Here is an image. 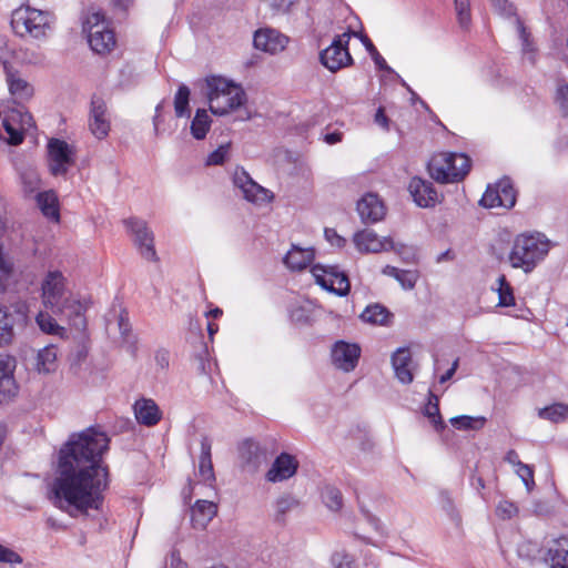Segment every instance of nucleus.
<instances>
[{"mask_svg": "<svg viewBox=\"0 0 568 568\" xmlns=\"http://www.w3.org/2000/svg\"><path fill=\"white\" fill-rule=\"evenodd\" d=\"M110 439L99 427L72 434L59 452V475L54 479L53 504L71 517L99 510L110 474L103 464Z\"/></svg>", "mask_w": 568, "mask_h": 568, "instance_id": "obj_1", "label": "nucleus"}, {"mask_svg": "<svg viewBox=\"0 0 568 568\" xmlns=\"http://www.w3.org/2000/svg\"><path fill=\"white\" fill-rule=\"evenodd\" d=\"M55 16L49 10H39L22 4L11 13V28L13 33L22 40L44 42L53 32Z\"/></svg>", "mask_w": 568, "mask_h": 568, "instance_id": "obj_2", "label": "nucleus"}, {"mask_svg": "<svg viewBox=\"0 0 568 568\" xmlns=\"http://www.w3.org/2000/svg\"><path fill=\"white\" fill-rule=\"evenodd\" d=\"M42 303L53 314H64L68 317L80 316L84 306L71 297L65 288V277L59 271H50L41 284Z\"/></svg>", "mask_w": 568, "mask_h": 568, "instance_id": "obj_3", "label": "nucleus"}, {"mask_svg": "<svg viewBox=\"0 0 568 568\" xmlns=\"http://www.w3.org/2000/svg\"><path fill=\"white\" fill-rule=\"evenodd\" d=\"M205 87L210 111L213 114H227L230 111L242 106L246 101L244 90L222 77H207Z\"/></svg>", "mask_w": 568, "mask_h": 568, "instance_id": "obj_4", "label": "nucleus"}, {"mask_svg": "<svg viewBox=\"0 0 568 568\" xmlns=\"http://www.w3.org/2000/svg\"><path fill=\"white\" fill-rule=\"evenodd\" d=\"M549 251V241L541 234H520L516 236L508 260L514 268L530 273L545 258Z\"/></svg>", "mask_w": 568, "mask_h": 568, "instance_id": "obj_5", "label": "nucleus"}, {"mask_svg": "<svg viewBox=\"0 0 568 568\" xmlns=\"http://www.w3.org/2000/svg\"><path fill=\"white\" fill-rule=\"evenodd\" d=\"M471 165V160L464 153H439L428 162V172L436 182L447 184L465 179Z\"/></svg>", "mask_w": 568, "mask_h": 568, "instance_id": "obj_6", "label": "nucleus"}, {"mask_svg": "<svg viewBox=\"0 0 568 568\" xmlns=\"http://www.w3.org/2000/svg\"><path fill=\"white\" fill-rule=\"evenodd\" d=\"M87 33L88 42L92 51L99 55L109 54L116 44L114 31L105 20L101 11L91 12L87 16L82 26Z\"/></svg>", "mask_w": 568, "mask_h": 568, "instance_id": "obj_7", "label": "nucleus"}, {"mask_svg": "<svg viewBox=\"0 0 568 568\" xmlns=\"http://www.w3.org/2000/svg\"><path fill=\"white\" fill-rule=\"evenodd\" d=\"M355 32H344L334 38L329 47L320 52L321 63L331 72H336L353 64V58L348 51V42Z\"/></svg>", "mask_w": 568, "mask_h": 568, "instance_id": "obj_8", "label": "nucleus"}, {"mask_svg": "<svg viewBox=\"0 0 568 568\" xmlns=\"http://www.w3.org/2000/svg\"><path fill=\"white\" fill-rule=\"evenodd\" d=\"M315 283L322 288L336 294L346 296L351 290V283L345 272H342L337 265L315 264L311 270Z\"/></svg>", "mask_w": 568, "mask_h": 568, "instance_id": "obj_9", "label": "nucleus"}, {"mask_svg": "<svg viewBox=\"0 0 568 568\" xmlns=\"http://www.w3.org/2000/svg\"><path fill=\"white\" fill-rule=\"evenodd\" d=\"M125 229L133 236L135 246L141 256L146 261L158 262L159 257L154 247V234L144 220L132 216L123 221Z\"/></svg>", "mask_w": 568, "mask_h": 568, "instance_id": "obj_10", "label": "nucleus"}, {"mask_svg": "<svg viewBox=\"0 0 568 568\" xmlns=\"http://www.w3.org/2000/svg\"><path fill=\"white\" fill-rule=\"evenodd\" d=\"M49 170L52 175H65L75 163V150L65 141L51 139L48 143Z\"/></svg>", "mask_w": 568, "mask_h": 568, "instance_id": "obj_11", "label": "nucleus"}, {"mask_svg": "<svg viewBox=\"0 0 568 568\" xmlns=\"http://www.w3.org/2000/svg\"><path fill=\"white\" fill-rule=\"evenodd\" d=\"M88 126L98 140H103L109 135L111 121L106 103L101 97L93 95L91 99Z\"/></svg>", "mask_w": 568, "mask_h": 568, "instance_id": "obj_12", "label": "nucleus"}, {"mask_svg": "<svg viewBox=\"0 0 568 568\" xmlns=\"http://www.w3.org/2000/svg\"><path fill=\"white\" fill-rule=\"evenodd\" d=\"M233 183L248 202L262 203L272 199L271 192L257 184L243 168H236Z\"/></svg>", "mask_w": 568, "mask_h": 568, "instance_id": "obj_13", "label": "nucleus"}, {"mask_svg": "<svg viewBox=\"0 0 568 568\" xmlns=\"http://www.w3.org/2000/svg\"><path fill=\"white\" fill-rule=\"evenodd\" d=\"M239 457L245 470L255 473L268 460V453L258 442L246 438L239 445Z\"/></svg>", "mask_w": 568, "mask_h": 568, "instance_id": "obj_14", "label": "nucleus"}, {"mask_svg": "<svg viewBox=\"0 0 568 568\" xmlns=\"http://www.w3.org/2000/svg\"><path fill=\"white\" fill-rule=\"evenodd\" d=\"M361 352L356 343L337 341L332 347V362L336 368L346 373L352 372L357 366Z\"/></svg>", "mask_w": 568, "mask_h": 568, "instance_id": "obj_15", "label": "nucleus"}, {"mask_svg": "<svg viewBox=\"0 0 568 568\" xmlns=\"http://www.w3.org/2000/svg\"><path fill=\"white\" fill-rule=\"evenodd\" d=\"M14 369V357L0 353V404L8 403L18 393V386L13 376Z\"/></svg>", "mask_w": 568, "mask_h": 568, "instance_id": "obj_16", "label": "nucleus"}, {"mask_svg": "<svg viewBox=\"0 0 568 568\" xmlns=\"http://www.w3.org/2000/svg\"><path fill=\"white\" fill-rule=\"evenodd\" d=\"M288 41V37L271 28L255 31L253 38V44L257 50L271 54L282 52L286 48Z\"/></svg>", "mask_w": 568, "mask_h": 568, "instance_id": "obj_17", "label": "nucleus"}, {"mask_svg": "<svg viewBox=\"0 0 568 568\" xmlns=\"http://www.w3.org/2000/svg\"><path fill=\"white\" fill-rule=\"evenodd\" d=\"M357 212L364 224L382 221L386 214L384 202L375 193H366L357 201Z\"/></svg>", "mask_w": 568, "mask_h": 568, "instance_id": "obj_18", "label": "nucleus"}, {"mask_svg": "<svg viewBox=\"0 0 568 568\" xmlns=\"http://www.w3.org/2000/svg\"><path fill=\"white\" fill-rule=\"evenodd\" d=\"M298 466L300 463L295 456L288 453H281L265 474V478L270 483L287 480L296 474Z\"/></svg>", "mask_w": 568, "mask_h": 568, "instance_id": "obj_19", "label": "nucleus"}, {"mask_svg": "<svg viewBox=\"0 0 568 568\" xmlns=\"http://www.w3.org/2000/svg\"><path fill=\"white\" fill-rule=\"evenodd\" d=\"M408 191L419 207H433L439 201L433 183L418 176L410 180Z\"/></svg>", "mask_w": 568, "mask_h": 568, "instance_id": "obj_20", "label": "nucleus"}, {"mask_svg": "<svg viewBox=\"0 0 568 568\" xmlns=\"http://www.w3.org/2000/svg\"><path fill=\"white\" fill-rule=\"evenodd\" d=\"M3 71L10 94L19 101L30 100L34 93L33 87L21 78L20 72L13 69L8 61H3Z\"/></svg>", "mask_w": 568, "mask_h": 568, "instance_id": "obj_21", "label": "nucleus"}, {"mask_svg": "<svg viewBox=\"0 0 568 568\" xmlns=\"http://www.w3.org/2000/svg\"><path fill=\"white\" fill-rule=\"evenodd\" d=\"M353 242L361 253H379L392 245V237L379 239L373 230L364 229L354 234Z\"/></svg>", "mask_w": 568, "mask_h": 568, "instance_id": "obj_22", "label": "nucleus"}, {"mask_svg": "<svg viewBox=\"0 0 568 568\" xmlns=\"http://www.w3.org/2000/svg\"><path fill=\"white\" fill-rule=\"evenodd\" d=\"M544 560L549 568H568V536L550 540Z\"/></svg>", "mask_w": 568, "mask_h": 568, "instance_id": "obj_23", "label": "nucleus"}, {"mask_svg": "<svg viewBox=\"0 0 568 568\" xmlns=\"http://www.w3.org/2000/svg\"><path fill=\"white\" fill-rule=\"evenodd\" d=\"M392 365L395 372V376L400 383L410 384L413 382V358L409 348H398L392 355Z\"/></svg>", "mask_w": 568, "mask_h": 568, "instance_id": "obj_24", "label": "nucleus"}, {"mask_svg": "<svg viewBox=\"0 0 568 568\" xmlns=\"http://www.w3.org/2000/svg\"><path fill=\"white\" fill-rule=\"evenodd\" d=\"M133 409L138 423L148 427L155 426L162 418L159 406L150 398L138 399Z\"/></svg>", "mask_w": 568, "mask_h": 568, "instance_id": "obj_25", "label": "nucleus"}, {"mask_svg": "<svg viewBox=\"0 0 568 568\" xmlns=\"http://www.w3.org/2000/svg\"><path fill=\"white\" fill-rule=\"evenodd\" d=\"M211 449L212 445L209 437H202L201 454L199 458V476L201 480L207 485H212V483L215 481Z\"/></svg>", "mask_w": 568, "mask_h": 568, "instance_id": "obj_26", "label": "nucleus"}, {"mask_svg": "<svg viewBox=\"0 0 568 568\" xmlns=\"http://www.w3.org/2000/svg\"><path fill=\"white\" fill-rule=\"evenodd\" d=\"M216 514V504L200 499L192 507V524L195 528L205 529Z\"/></svg>", "mask_w": 568, "mask_h": 568, "instance_id": "obj_27", "label": "nucleus"}, {"mask_svg": "<svg viewBox=\"0 0 568 568\" xmlns=\"http://www.w3.org/2000/svg\"><path fill=\"white\" fill-rule=\"evenodd\" d=\"M58 368V348L50 344L39 349L36 356L34 369L39 374H50Z\"/></svg>", "mask_w": 568, "mask_h": 568, "instance_id": "obj_28", "label": "nucleus"}, {"mask_svg": "<svg viewBox=\"0 0 568 568\" xmlns=\"http://www.w3.org/2000/svg\"><path fill=\"white\" fill-rule=\"evenodd\" d=\"M361 318L373 325L388 326L392 324L394 315L386 306L375 303L366 306Z\"/></svg>", "mask_w": 568, "mask_h": 568, "instance_id": "obj_29", "label": "nucleus"}, {"mask_svg": "<svg viewBox=\"0 0 568 568\" xmlns=\"http://www.w3.org/2000/svg\"><path fill=\"white\" fill-rule=\"evenodd\" d=\"M382 273L394 277L406 291L413 290L419 278V273L416 270H399L392 265H386Z\"/></svg>", "mask_w": 568, "mask_h": 568, "instance_id": "obj_30", "label": "nucleus"}, {"mask_svg": "<svg viewBox=\"0 0 568 568\" xmlns=\"http://www.w3.org/2000/svg\"><path fill=\"white\" fill-rule=\"evenodd\" d=\"M314 258L310 250L293 247L284 257L285 265L292 271H302L306 268Z\"/></svg>", "mask_w": 568, "mask_h": 568, "instance_id": "obj_31", "label": "nucleus"}, {"mask_svg": "<svg viewBox=\"0 0 568 568\" xmlns=\"http://www.w3.org/2000/svg\"><path fill=\"white\" fill-rule=\"evenodd\" d=\"M36 199L37 204L44 216L59 221V202L58 196L53 191L39 192Z\"/></svg>", "mask_w": 568, "mask_h": 568, "instance_id": "obj_32", "label": "nucleus"}, {"mask_svg": "<svg viewBox=\"0 0 568 568\" xmlns=\"http://www.w3.org/2000/svg\"><path fill=\"white\" fill-rule=\"evenodd\" d=\"M423 413L430 420L436 432L440 433L446 428L439 412V398L433 392L428 394V402Z\"/></svg>", "mask_w": 568, "mask_h": 568, "instance_id": "obj_33", "label": "nucleus"}, {"mask_svg": "<svg viewBox=\"0 0 568 568\" xmlns=\"http://www.w3.org/2000/svg\"><path fill=\"white\" fill-rule=\"evenodd\" d=\"M211 126V119L204 109H197L191 122V133L196 140H203Z\"/></svg>", "mask_w": 568, "mask_h": 568, "instance_id": "obj_34", "label": "nucleus"}, {"mask_svg": "<svg viewBox=\"0 0 568 568\" xmlns=\"http://www.w3.org/2000/svg\"><path fill=\"white\" fill-rule=\"evenodd\" d=\"M190 95L191 91L189 87L181 84L174 95V111L178 118L190 116Z\"/></svg>", "mask_w": 568, "mask_h": 568, "instance_id": "obj_35", "label": "nucleus"}, {"mask_svg": "<svg viewBox=\"0 0 568 568\" xmlns=\"http://www.w3.org/2000/svg\"><path fill=\"white\" fill-rule=\"evenodd\" d=\"M503 207L511 209L516 203V191L509 179H503L494 186Z\"/></svg>", "mask_w": 568, "mask_h": 568, "instance_id": "obj_36", "label": "nucleus"}, {"mask_svg": "<svg viewBox=\"0 0 568 568\" xmlns=\"http://www.w3.org/2000/svg\"><path fill=\"white\" fill-rule=\"evenodd\" d=\"M298 506V500L290 494L278 497L275 501V520L284 523L287 513Z\"/></svg>", "mask_w": 568, "mask_h": 568, "instance_id": "obj_37", "label": "nucleus"}, {"mask_svg": "<svg viewBox=\"0 0 568 568\" xmlns=\"http://www.w3.org/2000/svg\"><path fill=\"white\" fill-rule=\"evenodd\" d=\"M449 422L457 429L478 430L484 427L486 418L462 415L450 418Z\"/></svg>", "mask_w": 568, "mask_h": 568, "instance_id": "obj_38", "label": "nucleus"}, {"mask_svg": "<svg viewBox=\"0 0 568 568\" xmlns=\"http://www.w3.org/2000/svg\"><path fill=\"white\" fill-rule=\"evenodd\" d=\"M498 305L503 307H509L515 305V296L511 285L507 282L505 275L498 277Z\"/></svg>", "mask_w": 568, "mask_h": 568, "instance_id": "obj_39", "label": "nucleus"}, {"mask_svg": "<svg viewBox=\"0 0 568 568\" xmlns=\"http://www.w3.org/2000/svg\"><path fill=\"white\" fill-rule=\"evenodd\" d=\"M322 498L331 510L337 511L343 506V495L341 490L334 486H325L322 491Z\"/></svg>", "mask_w": 568, "mask_h": 568, "instance_id": "obj_40", "label": "nucleus"}, {"mask_svg": "<svg viewBox=\"0 0 568 568\" xmlns=\"http://www.w3.org/2000/svg\"><path fill=\"white\" fill-rule=\"evenodd\" d=\"M539 416L549 419L551 422L558 423L566 417H568V405L565 404H552L548 407H545L539 412Z\"/></svg>", "mask_w": 568, "mask_h": 568, "instance_id": "obj_41", "label": "nucleus"}, {"mask_svg": "<svg viewBox=\"0 0 568 568\" xmlns=\"http://www.w3.org/2000/svg\"><path fill=\"white\" fill-rule=\"evenodd\" d=\"M36 321L43 333L59 335L64 331V328L61 327L48 313L40 312Z\"/></svg>", "mask_w": 568, "mask_h": 568, "instance_id": "obj_42", "label": "nucleus"}, {"mask_svg": "<svg viewBox=\"0 0 568 568\" xmlns=\"http://www.w3.org/2000/svg\"><path fill=\"white\" fill-rule=\"evenodd\" d=\"M361 39L366 50L368 51L371 58L373 59L376 68L388 73H395V71L386 63L385 59L381 55V53L377 51L376 47L368 39V37L363 36Z\"/></svg>", "mask_w": 568, "mask_h": 568, "instance_id": "obj_43", "label": "nucleus"}, {"mask_svg": "<svg viewBox=\"0 0 568 568\" xmlns=\"http://www.w3.org/2000/svg\"><path fill=\"white\" fill-rule=\"evenodd\" d=\"M17 121H13L11 118V114L8 116H4L2 121L3 129L8 133L9 138L7 142L11 145H19L24 140V133L21 131L20 128H16L13 123Z\"/></svg>", "mask_w": 568, "mask_h": 568, "instance_id": "obj_44", "label": "nucleus"}, {"mask_svg": "<svg viewBox=\"0 0 568 568\" xmlns=\"http://www.w3.org/2000/svg\"><path fill=\"white\" fill-rule=\"evenodd\" d=\"M13 336L12 325L6 307L0 305V346L7 345L11 342Z\"/></svg>", "mask_w": 568, "mask_h": 568, "instance_id": "obj_45", "label": "nucleus"}, {"mask_svg": "<svg viewBox=\"0 0 568 568\" xmlns=\"http://www.w3.org/2000/svg\"><path fill=\"white\" fill-rule=\"evenodd\" d=\"M455 10L458 22L462 28H467L470 23V1L469 0H454Z\"/></svg>", "mask_w": 568, "mask_h": 568, "instance_id": "obj_46", "label": "nucleus"}, {"mask_svg": "<svg viewBox=\"0 0 568 568\" xmlns=\"http://www.w3.org/2000/svg\"><path fill=\"white\" fill-rule=\"evenodd\" d=\"M231 144H222L211 152L206 159V165H222L229 158Z\"/></svg>", "mask_w": 568, "mask_h": 568, "instance_id": "obj_47", "label": "nucleus"}, {"mask_svg": "<svg viewBox=\"0 0 568 568\" xmlns=\"http://www.w3.org/2000/svg\"><path fill=\"white\" fill-rule=\"evenodd\" d=\"M556 102L558 103L562 115H568V83L564 81L558 82Z\"/></svg>", "mask_w": 568, "mask_h": 568, "instance_id": "obj_48", "label": "nucleus"}, {"mask_svg": "<svg viewBox=\"0 0 568 568\" xmlns=\"http://www.w3.org/2000/svg\"><path fill=\"white\" fill-rule=\"evenodd\" d=\"M498 193L496 192L494 186H488L486 192L483 194L479 203L484 207L494 209V207H503L501 202L498 197Z\"/></svg>", "mask_w": 568, "mask_h": 568, "instance_id": "obj_49", "label": "nucleus"}, {"mask_svg": "<svg viewBox=\"0 0 568 568\" xmlns=\"http://www.w3.org/2000/svg\"><path fill=\"white\" fill-rule=\"evenodd\" d=\"M442 508L446 514L457 524L460 521V516L455 507V504L447 491L440 493Z\"/></svg>", "mask_w": 568, "mask_h": 568, "instance_id": "obj_50", "label": "nucleus"}, {"mask_svg": "<svg viewBox=\"0 0 568 568\" xmlns=\"http://www.w3.org/2000/svg\"><path fill=\"white\" fill-rule=\"evenodd\" d=\"M516 473L524 481L527 490L530 491L535 486L534 468L530 465L523 463L517 467Z\"/></svg>", "mask_w": 568, "mask_h": 568, "instance_id": "obj_51", "label": "nucleus"}, {"mask_svg": "<svg viewBox=\"0 0 568 568\" xmlns=\"http://www.w3.org/2000/svg\"><path fill=\"white\" fill-rule=\"evenodd\" d=\"M207 346L205 344H202L200 352L194 356L197 363L196 369L200 374H207L209 371L211 369V363L207 359Z\"/></svg>", "mask_w": 568, "mask_h": 568, "instance_id": "obj_52", "label": "nucleus"}, {"mask_svg": "<svg viewBox=\"0 0 568 568\" xmlns=\"http://www.w3.org/2000/svg\"><path fill=\"white\" fill-rule=\"evenodd\" d=\"M332 564L335 568H355L354 558L345 551H336L332 556Z\"/></svg>", "mask_w": 568, "mask_h": 568, "instance_id": "obj_53", "label": "nucleus"}, {"mask_svg": "<svg viewBox=\"0 0 568 568\" xmlns=\"http://www.w3.org/2000/svg\"><path fill=\"white\" fill-rule=\"evenodd\" d=\"M496 513L501 519H511L518 514V507L513 501L503 500L498 504Z\"/></svg>", "mask_w": 568, "mask_h": 568, "instance_id": "obj_54", "label": "nucleus"}, {"mask_svg": "<svg viewBox=\"0 0 568 568\" xmlns=\"http://www.w3.org/2000/svg\"><path fill=\"white\" fill-rule=\"evenodd\" d=\"M11 118L13 121H17L19 123V128L22 132L34 125L33 118L29 112L12 111Z\"/></svg>", "mask_w": 568, "mask_h": 568, "instance_id": "obj_55", "label": "nucleus"}, {"mask_svg": "<svg viewBox=\"0 0 568 568\" xmlns=\"http://www.w3.org/2000/svg\"><path fill=\"white\" fill-rule=\"evenodd\" d=\"M298 0H263L274 13H285Z\"/></svg>", "mask_w": 568, "mask_h": 568, "instance_id": "obj_56", "label": "nucleus"}, {"mask_svg": "<svg viewBox=\"0 0 568 568\" xmlns=\"http://www.w3.org/2000/svg\"><path fill=\"white\" fill-rule=\"evenodd\" d=\"M516 27L519 33V38L521 40L523 50L525 52H531L532 48L529 41L530 33L527 31L524 22L518 17H516Z\"/></svg>", "mask_w": 568, "mask_h": 568, "instance_id": "obj_57", "label": "nucleus"}, {"mask_svg": "<svg viewBox=\"0 0 568 568\" xmlns=\"http://www.w3.org/2000/svg\"><path fill=\"white\" fill-rule=\"evenodd\" d=\"M0 562L21 564L22 557L12 549L0 545Z\"/></svg>", "mask_w": 568, "mask_h": 568, "instance_id": "obj_58", "label": "nucleus"}, {"mask_svg": "<svg viewBox=\"0 0 568 568\" xmlns=\"http://www.w3.org/2000/svg\"><path fill=\"white\" fill-rule=\"evenodd\" d=\"M491 3L500 14L515 16V7L508 0H491Z\"/></svg>", "mask_w": 568, "mask_h": 568, "instance_id": "obj_59", "label": "nucleus"}, {"mask_svg": "<svg viewBox=\"0 0 568 568\" xmlns=\"http://www.w3.org/2000/svg\"><path fill=\"white\" fill-rule=\"evenodd\" d=\"M22 181L24 184V189L27 192L32 193L38 189L39 185V178L36 173H26L22 175Z\"/></svg>", "mask_w": 568, "mask_h": 568, "instance_id": "obj_60", "label": "nucleus"}, {"mask_svg": "<svg viewBox=\"0 0 568 568\" xmlns=\"http://www.w3.org/2000/svg\"><path fill=\"white\" fill-rule=\"evenodd\" d=\"M324 234L326 240L334 246L343 247L346 243V240L338 235L334 229H325Z\"/></svg>", "mask_w": 568, "mask_h": 568, "instance_id": "obj_61", "label": "nucleus"}, {"mask_svg": "<svg viewBox=\"0 0 568 568\" xmlns=\"http://www.w3.org/2000/svg\"><path fill=\"white\" fill-rule=\"evenodd\" d=\"M384 251H394L395 253H397L400 256H405V255L408 256V255L413 254V250L410 247H408L407 245L402 244V243H395L393 240H392V245L387 244V247Z\"/></svg>", "mask_w": 568, "mask_h": 568, "instance_id": "obj_62", "label": "nucleus"}, {"mask_svg": "<svg viewBox=\"0 0 568 568\" xmlns=\"http://www.w3.org/2000/svg\"><path fill=\"white\" fill-rule=\"evenodd\" d=\"M374 121L377 125L382 126L385 130L389 129V119L385 114V110L383 106H379L375 113Z\"/></svg>", "mask_w": 568, "mask_h": 568, "instance_id": "obj_63", "label": "nucleus"}, {"mask_svg": "<svg viewBox=\"0 0 568 568\" xmlns=\"http://www.w3.org/2000/svg\"><path fill=\"white\" fill-rule=\"evenodd\" d=\"M155 362L158 366L165 369L170 365V353L166 349H160L155 354Z\"/></svg>", "mask_w": 568, "mask_h": 568, "instance_id": "obj_64", "label": "nucleus"}]
</instances>
